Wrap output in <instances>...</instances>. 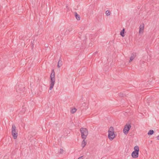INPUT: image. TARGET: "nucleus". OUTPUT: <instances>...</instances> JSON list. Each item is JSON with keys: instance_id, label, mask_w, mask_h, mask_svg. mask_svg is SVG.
Listing matches in <instances>:
<instances>
[{"instance_id": "1", "label": "nucleus", "mask_w": 159, "mask_h": 159, "mask_svg": "<svg viewBox=\"0 0 159 159\" xmlns=\"http://www.w3.org/2000/svg\"><path fill=\"white\" fill-rule=\"evenodd\" d=\"M55 72L54 71V70L52 69L51 71V73L50 75V90H52V89L53 88L55 83Z\"/></svg>"}, {"instance_id": "2", "label": "nucleus", "mask_w": 159, "mask_h": 159, "mask_svg": "<svg viewBox=\"0 0 159 159\" xmlns=\"http://www.w3.org/2000/svg\"><path fill=\"white\" fill-rule=\"evenodd\" d=\"M108 132V138L111 141L115 137L113 128L112 127H111L109 129Z\"/></svg>"}, {"instance_id": "3", "label": "nucleus", "mask_w": 159, "mask_h": 159, "mask_svg": "<svg viewBox=\"0 0 159 159\" xmlns=\"http://www.w3.org/2000/svg\"><path fill=\"white\" fill-rule=\"evenodd\" d=\"M81 133V138L82 139H86L88 134V131L85 128H81L80 129Z\"/></svg>"}, {"instance_id": "4", "label": "nucleus", "mask_w": 159, "mask_h": 159, "mask_svg": "<svg viewBox=\"0 0 159 159\" xmlns=\"http://www.w3.org/2000/svg\"><path fill=\"white\" fill-rule=\"evenodd\" d=\"M11 134L14 139H16L18 136V131L15 125H13L11 128Z\"/></svg>"}, {"instance_id": "5", "label": "nucleus", "mask_w": 159, "mask_h": 159, "mask_svg": "<svg viewBox=\"0 0 159 159\" xmlns=\"http://www.w3.org/2000/svg\"><path fill=\"white\" fill-rule=\"evenodd\" d=\"M131 127L130 124H126L125 125L123 130V132L125 134H127Z\"/></svg>"}, {"instance_id": "6", "label": "nucleus", "mask_w": 159, "mask_h": 159, "mask_svg": "<svg viewBox=\"0 0 159 159\" xmlns=\"http://www.w3.org/2000/svg\"><path fill=\"white\" fill-rule=\"evenodd\" d=\"M139 153L134 151H133L131 154V156L133 158H137L139 156Z\"/></svg>"}, {"instance_id": "7", "label": "nucleus", "mask_w": 159, "mask_h": 159, "mask_svg": "<svg viewBox=\"0 0 159 159\" xmlns=\"http://www.w3.org/2000/svg\"><path fill=\"white\" fill-rule=\"evenodd\" d=\"M62 61L61 60V58L60 57V59L57 63V66L58 68H60L62 65Z\"/></svg>"}, {"instance_id": "8", "label": "nucleus", "mask_w": 159, "mask_h": 159, "mask_svg": "<svg viewBox=\"0 0 159 159\" xmlns=\"http://www.w3.org/2000/svg\"><path fill=\"white\" fill-rule=\"evenodd\" d=\"M144 28V25L143 23L142 25H141L139 26V33H140L141 32H143Z\"/></svg>"}, {"instance_id": "9", "label": "nucleus", "mask_w": 159, "mask_h": 159, "mask_svg": "<svg viewBox=\"0 0 159 159\" xmlns=\"http://www.w3.org/2000/svg\"><path fill=\"white\" fill-rule=\"evenodd\" d=\"M83 140L82 141L81 143V146L83 148L84 147L85 145H86L87 142L86 141H85L86 139H83Z\"/></svg>"}, {"instance_id": "10", "label": "nucleus", "mask_w": 159, "mask_h": 159, "mask_svg": "<svg viewBox=\"0 0 159 159\" xmlns=\"http://www.w3.org/2000/svg\"><path fill=\"white\" fill-rule=\"evenodd\" d=\"M75 15L76 19L77 20H80V16L76 12H75Z\"/></svg>"}, {"instance_id": "11", "label": "nucleus", "mask_w": 159, "mask_h": 159, "mask_svg": "<svg viewBox=\"0 0 159 159\" xmlns=\"http://www.w3.org/2000/svg\"><path fill=\"white\" fill-rule=\"evenodd\" d=\"M135 55H134L133 53H132L130 57V60H129V62H130L132 61L133 60V59L135 58Z\"/></svg>"}, {"instance_id": "12", "label": "nucleus", "mask_w": 159, "mask_h": 159, "mask_svg": "<svg viewBox=\"0 0 159 159\" xmlns=\"http://www.w3.org/2000/svg\"><path fill=\"white\" fill-rule=\"evenodd\" d=\"M125 29L123 28V30L120 32V35L122 37H124L125 36Z\"/></svg>"}, {"instance_id": "13", "label": "nucleus", "mask_w": 159, "mask_h": 159, "mask_svg": "<svg viewBox=\"0 0 159 159\" xmlns=\"http://www.w3.org/2000/svg\"><path fill=\"white\" fill-rule=\"evenodd\" d=\"M134 151L139 152V147L138 146H136L134 148Z\"/></svg>"}, {"instance_id": "14", "label": "nucleus", "mask_w": 159, "mask_h": 159, "mask_svg": "<svg viewBox=\"0 0 159 159\" xmlns=\"http://www.w3.org/2000/svg\"><path fill=\"white\" fill-rule=\"evenodd\" d=\"M36 41L35 39H34L33 41H31V44L30 45L31 47L32 48V49L33 48H34V42Z\"/></svg>"}, {"instance_id": "15", "label": "nucleus", "mask_w": 159, "mask_h": 159, "mask_svg": "<svg viewBox=\"0 0 159 159\" xmlns=\"http://www.w3.org/2000/svg\"><path fill=\"white\" fill-rule=\"evenodd\" d=\"M154 131L152 130H150L149 131L148 133V135H151L153 134L154 133Z\"/></svg>"}, {"instance_id": "16", "label": "nucleus", "mask_w": 159, "mask_h": 159, "mask_svg": "<svg viewBox=\"0 0 159 159\" xmlns=\"http://www.w3.org/2000/svg\"><path fill=\"white\" fill-rule=\"evenodd\" d=\"M71 29H69L66 30L65 32V34H67L70 31H71Z\"/></svg>"}, {"instance_id": "17", "label": "nucleus", "mask_w": 159, "mask_h": 159, "mask_svg": "<svg viewBox=\"0 0 159 159\" xmlns=\"http://www.w3.org/2000/svg\"><path fill=\"white\" fill-rule=\"evenodd\" d=\"M105 13H106V15L107 16H110V11L109 10H107L106 11Z\"/></svg>"}, {"instance_id": "18", "label": "nucleus", "mask_w": 159, "mask_h": 159, "mask_svg": "<svg viewBox=\"0 0 159 159\" xmlns=\"http://www.w3.org/2000/svg\"><path fill=\"white\" fill-rule=\"evenodd\" d=\"M76 110H77V109L76 108H73L71 110V112L72 113H75L76 112Z\"/></svg>"}, {"instance_id": "19", "label": "nucleus", "mask_w": 159, "mask_h": 159, "mask_svg": "<svg viewBox=\"0 0 159 159\" xmlns=\"http://www.w3.org/2000/svg\"><path fill=\"white\" fill-rule=\"evenodd\" d=\"M119 96L120 97H124L125 96V94L120 93L119 94Z\"/></svg>"}, {"instance_id": "20", "label": "nucleus", "mask_w": 159, "mask_h": 159, "mask_svg": "<svg viewBox=\"0 0 159 159\" xmlns=\"http://www.w3.org/2000/svg\"><path fill=\"white\" fill-rule=\"evenodd\" d=\"M63 151H63V149L62 148H61L60 149V151H59V152L60 153L62 154L63 153Z\"/></svg>"}, {"instance_id": "21", "label": "nucleus", "mask_w": 159, "mask_h": 159, "mask_svg": "<svg viewBox=\"0 0 159 159\" xmlns=\"http://www.w3.org/2000/svg\"><path fill=\"white\" fill-rule=\"evenodd\" d=\"M82 105V106H81L80 108L81 109H83L84 108H83L82 106H85L86 105V104L84 102Z\"/></svg>"}, {"instance_id": "22", "label": "nucleus", "mask_w": 159, "mask_h": 159, "mask_svg": "<svg viewBox=\"0 0 159 159\" xmlns=\"http://www.w3.org/2000/svg\"><path fill=\"white\" fill-rule=\"evenodd\" d=\"M83 156H81V157H79L78 159H83Z\"/></svg>"}, {"instance_id": "23", "label": "nucleus", "mask_w": 159, "mask_h": 159, "mask_svg": "<svg viewBox=\"0 0 159 159\" xmlns=\"http://www.w3.org/2000/svg\"><path fill=\"white\" fill-rule=\"evenodd\" d=\"M92 44L91 43H90L89 44V46H92Z\"/></svg>"}, {"instance_id": "24", "label": "nucleus", "mask_w": 159, "mask_h": 159, "mask_svg": "<svg viewBox=\"0 0 159 159\" xmlns=\"http://www.w3.org/2000/svg\"><path fill=\"white\" fill-rule=\"evenodd\" d=\"M157 139L159 140V135L157 137Z\"/></svg>"}, {"instance_id": "25", "label": "nucleus", "mask_w": 159, "mask_h": 159, "mask_svg": "<svg viewBox=\"0 0 159 159\" xmlns=\"http://www.w3.org/2000/svg\"><path fill=\"white\" fill-rule=\"evenodd\" d=\"M66 8H67V9H68V6H66Z\"/></svg>"}, {"instance_id": "26", "label": "nucleus", "mask_w": 159, "mask_h": 159, "mask_svg": "<svg viewBox=\"0 0 159 159\" xmlns=\"http://www.w3.org/2000/svg\"><path fill=\"white\" fill-rule=\"evenodd\" d=\"M97 52H95L94 53L95 54H96V53H97Z\"/></svg>"}]
</instances>
